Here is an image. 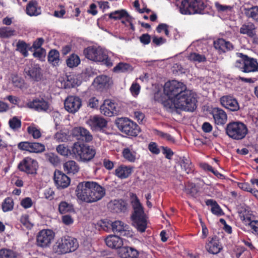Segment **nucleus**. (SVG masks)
Wrapping results in <instances>:
<instances>
[{
	"label": "nucleus",
	"mask_w": 258,
	"mask_h": 258,
	"mask_svg": "<svg viewBox=\"0 0 258 258\" xmlns=\"http://www.w3.org/2000/svg\"><path fill=\"white\" fill-rule=\"evenodd\" d=\"M18 149L29 153H40L45 150V146L38 142H21L17 145Z\"/></svg>",
	"instance_id": "nucleus-13"
},
{
	"label": "nucleus",
	"mask_w": 258,
	"mask_h": 258,
	"mask_svg": "<svg viewBox=\"0 0 258 258\" xmlns=\"http://www.w3.org/2000/svg\"><path fill=\"white\" fill-rule=\"evenodd\" d=\"M26 77H28L33 81L38 82L42 78L41 69L39 64L30 63L27 65L24 71Z\"/></svg>",
	"instance_id": "nucleus-14"
},
{
	"label": "nucleus",
	"mask_w": 258,
	"mask_h": 258,
	"mask_svg": "<svg viewBox=\"0 0 258 258\" xmlns=\"http://www.w3.org/2000/svg\"><path fill=\"white\" fill-rule=\"evenodd\" d=\"M175 98H169V99L166 100L162 102V104L165 109L170 112H178L179 108L176 105Z\"/></svg>",
	"instance_id": "nucleus-36"
},
{
	"label": "nucleus",
	"mask_w": 258,
	"mask_h": 258,
	"mask_svg": "<svg viewBox=\"0 0 258 258\" xmlns=\"http://www.w3.org/2000/svg\"><path fill=\"white\" fill-rule=\"evenodd\" d=\"M245 15L253 21L258 23V6H252L249 8H244Z\"/></svg>",
	"instance_id": "nucleus-37"
},
{
	"label": "nucleus",
	"mask_w": 258,
	"mask_h": 258,
	"mask_svg": "<svg viewBox=\"0 0 258 258\" xmlns=\"http://www.w3.org/2000/svg\"><path fill=\"white\" fill-rule=\"evenodd\" d=\"M15 30L8 27L0 28V37L2 38H9L15 35Z\"/></svg>",
	"instance_id": "nucleus-50"
},
{
	"label": "nucleus",
	"mask_w": 258,
	"mask_h": 258,
	"mask_svg": "<svg viewBox=\"0 0 258 258\" xmlns=\"http://www.w3.org/2000/svg\"><path fill=\"white\" fill-rule=\"evenodd\" d=\"M17 253L12 250L2 249L0 250V258H16Z\"/></svg>",
	"instance_id": "nucleus-51"
},
{
	"label": "nucleus",
	"mask_w": 258,
	"mask_h": 258,
	"mask_svg": "<svg viewBox=\"0 0 258 258\" xmlns=\"http://www.w3.org/2000/svg\"><path fill=\"white\" fill-rule=\"evenodd\" d=\"M20 222L27 228H31L32 225L29 220V216L27 214L22 215L20 219Z\"/></svg>",
	"instance_id": "nucleus-63"
},
{
	"label": "nucleus",
	"mask_w": 258,
	"mask_h": 258,
	"mask_svg": "<svg viewBox=\"0 0 258 258\" xmlns=\"http://www.w3.org/2000/svg\"><path fill=\"white\" fill-rule=\"evenodd\" d=\"M238 213L240 220L245 225H249L253 222V220H252L249 211L245 209H242L239 211Z\"/></svg>",
	"instance_id": "nucleus-43"
},
{
	"label": "nucleus",
	"mask_w": 258,
	"mask_h": 258,
	"mask_svg": "<svg viewBox=\"0 0 258 258\" xmlns=\"http://www.w3.org/2000/svg\"><path fill=\"white\" fill-rule=\"evenodd\" d=\"M71 134L77 140L86 143H89L93 140V136L90 132L83 127H75L72 129Z\"/></svg>",
	"instance_id": "nucleus-17"
},
{
	"label": "nucleus",
	"mask_w": 258,
	"mask_h": 258,
	"mask_svg": "<svg viewBox=\"0 0 258 258\" xmlns=\"http://www.w3.org/2000/svg\"><path fill=\"white\" fill-rule=\"evenodd\" d=\"M54 181L57 188L63 189L70 185L71 179L62 171L55 170L54 173Z\"/></svg>",
	"instance_id": "nucleus-20"
},
{
	"label": "nucleus",
	"mask_w": 258,
	"mask_h": 258,
	"mask_svg": "<svg viewBox=\"0 0 258 258\" xmlns=\"http://www.w3.org/2000/svg\"><path fill=\"white\" fill-rule=\"evenodd\" d=\"M122 155L128 162L133 163L136 160L137 152L129 148H124L122 151Z\"/></svg>",
	"instance_id": "nucleus-39"
},
{
	"label": "nucleus",
	"mask_w": 258,
	"mask_h": 258,
	"mask_svg": "<svg viewBox=\"0 0 258 258\" xmlns=\"http://www.w3.org/2000/svg\"><path fill=\"white\" fill-rule=\"evenodd\" d=\"M255 25L251 22L244 24L240 28L239 32L241 34H246L249 37L252 38L255 35Z\"/></svg>",
	"instance_id": "nucleus-34"
},
{
	"label": "nucleus",
	"mask_w": 258,
	"mask_h": 258,
	"mask_svg": "<svg viewBox=\"0 0 258 258\" xmlns=\"http://www.w3.org/2000/svg\"><path fill=\"white\" fill-rule=\"evenodd\" d=\"M77 81L75 77L72 75L67 76V80L64 82V87L66 88H71L75 87Z\"/></svg>",
	"instance_id": "nucleus-57"
},
{
	"label": "nucleus",
	"mask_w": 258,
	"mask_h": 258,
	"mask_svg": "<svg viewBox=\"0 0 258 258\" xmlns=\"http://www.w3.org/2000/svg\"><path fill=\"white\" fill-rule=\"evenodd\" d=\"M155 133L156 135L162 138V139L166 140L168 142L172 143L174 142V138L168 133H164L158 130H155Z\"/></svg>",
	"instance_id": "nucleus-58"
},
{
	"label": "nucleus",
	"mask_w": 258,
	"mask_h": 258,
	"mask_svg": "<svg viewBox=\"0 0 258 258\" xmlns=\"http://www.w3.org/2000/svg\"><path fill=\"white\" fill-rule=\"evenodd\" d=\"M64 171L68 174L74 175L78 173L80 167L78 163L74 160H69L63 164Z\"/></svg>",
	"instance_id": "nucleus-32"
},
{
	"label": "nucleus",
	"mask_w": 258,
	"mask_h": 258,
	"mask_svg": "<svg viewBox=\"0 0 258 258\" xmlns=\"http://www.w3.org/2000/svg\"><path fill=\"white\" fill-rule=\"evenodd\" d=\"M180 166L182 170L187 174H190L194 172V166L189 160L183 157L180 161Z\"/></svg>",
	"instance_id": "nucleus-44"
},
{
	"label": "nucleus",
	"mask_w": 258,
	"mask_h": 258,
	"mask_svg": "<svg viewBox=\"0 0 258 258\" xmlns=\"http://www.w3.org/2000/svg\"><path fill=\"white\" fill-rule=\"evenodd\" d=\"M59 61V52L56 49H51L48 54V61L53 66L58 64Z\"/></svg>",
	"instance_id": "nucleus-42"
},
{
	"label": "nucleus",
	"mask_w": 258,
	"mask_h": 258,
	"mask_svg": "<svg viewBox=\"0 0 258 258\" xmlns=\"http://www.w3.org/2000/svg\"><path fill=\"white\" fill-rule=\"evenodd\" d=\"M162 153L165 155V158L168 159H171L174 153L171 149L167 147L162 146Z\"/></svg>",
	"instance_id": "nucleus-64"
},
{
	"label": "nucleus",
	"mask_w": 258,
	"mask_h": 258,
	"mask_svg": "<svg viewBox=\"0 0 258 258\" xmlns=\"http://www.w3.org/2000/svg\"><path fill=\"white\" fill-rule=\"evenodd\" d=\"M33 55L35 58L41 59L45 57L46 55V50L43 48H40L34 52Z\"/></svg>",
	"instance_id": "nucleus-62"
},
{
	"label": "nucleus",
	"mask_w": 258,
	"mask_h": 258,
	"mask_svg": "<svg viewBox=\"0 0 258 258\" xmlns=\"http://www.w3.org/2000/svg\"><path fill=\"white\" fill-rule=\"evenodd\" d=\"M106 16H107V15L105 14L103 17H105ZM108 16L110 19H113L114 20H120L124 18L126 19L130 17V15L124 9L115 11L109 14Z\"/></svg>",
	"instance_id": "nucleus-35"
},
{
	"label": "nucleus",
	"mask_w": 258,
	"mask_h": 258,
	"mask_svg": "<svg viewBox=\"0 0 258 258\" xmlns=\"http://www.w3.org/2000/svg\"><path fill=\"white\" fill-rule=\"evenodd\" d=\"M132 66L127 63L119 62L113 68V72L116 73H125L130 70Z\"/></svg>",
	"instance_id": "nucleus-49"
},
{
	"label": "nucleus",
	"mask_w": 258,
	"mask_h": 258,
	"mask_svg": "<svg viewBox=\"0 0 258 258\" xmlns=\"http://www.w3.org/2000/svg\"><path fill=\"white\" fill-rule=\"evenodd\" d=\"M72 151L73 155L79 157L82 161L91 160L96 154V151L93 147L78 142L74 144Z\"/></svg>",
	"instance_id": "nucleus-9"
},
{
	"label": "nucleus",
	"mask_w": 258,
	"mask_h": 258,
	"mask_svg": "<svg viewBox=\"0 0 258 258\" xmlns=\"http://www.w3.org/2000/svg\"><path fill=\"white\" fill-rule=\"evenodd\" d=\"M215 123L218 125H223L227 120L226 113L222 109L219 107L213 108L211 111Z\"/></svg>",
	"instance_id": "nucleus-26"
},
{
	"label": "nucleus",
	"mask_w": 258,
	"mask_h": 258,
	"mask_svg": "<svg viewBox=\"0 0 258 258\" xmlns=\"http://www.w3.org/2000/svg\"><path fill=\"white\" fill-rule=\"evenodd\" d=\"M131 204L133 209L131 218L133 226L138 231L144 232L147 228V221L143 207L136 194L132 193L131 196Z\"/></svg>",
	"instance_id": "nucleus-2"
},
{
	"label": "nucleus",
	"mask_w": 258,
	"mask_h": 258,
	"mask_svg": "<svg viewBox=\"0 0 258 258\" xmlns=\"http://www.w3.org/2000/svg\"><path fill=\"white\" fill-rule=\"evenodd\" d=\"M27 105L29 108L39 112L46 111L49 106L48 102L43 98L34 99L32 101L28 102Z\"/></svg>",
	"instance_id": "nucleus-25"
},
{
	"label": "nucleus",
	"mask_w": 258,
	"mask_h": 258,
	"mask_svg": "<svg viewBox=\"0 0 258 258\" xmlns=\"http://www.w3.org/2000/svg\"><path fill=\"white\" fill-rule=\"evenodd\" d=\"M37 167V161L29 157L24 158L18 166V168L20 171L24 172L28 174H36Z\"/></svg>",
	"instance_id": "nucleus-12"
},
{
	"label": "nucleus",
	"mask_w": 258,
	"mask_h": 258,
	"mask_svg": "<svg viewBox=\"0 0 258 258\" xmlns=\"http://www.w3.org/2000/svg\"><path fill=\"white\" fill-rule=\"evenodd\" d=\"M111 227L114 233L120 236L131 237L132 231L129 229V226L121 221H115L112 223Z\"/></svg>",
	"instance_id": "nucleus-19"
},
{
	"label": "nucleus",
	"mask_w": 258,
	"mask_h": 258,
	"mask_svg": "<svg viewBox=\"0 0 258 258\" xmlns=\"http://www.w3.org/2000/svg\"><path fill=\"white\" fill-rule=\"evenodd\" d=\"M99 105V101L95 97H91L87 103L88 107H89L91 108H97Z\"/></svg>",
	"instance_id": "nucleus-61"
},
{
	"label": "nucleus",
	"mask_w": 258,
	"mask_h": 258,
	"mask_svg": "<svg viewBox=\"0 0 258 258\" xmlns=\"http://www.w3.org/2000/svg\"><path fill=\"white\" fill-rule=\"evenodd\" d=\"M83 54L89 60L101 62L108 67L113 66L111 59L100 47L89 46L84 49Z\"/></svg>",
	"instance_id": "nucleus-4"
},
{
	"label": "nucleus",
	"mask_w": 258,
	"mask_h": 258,
	"mask_svg": "<svg viewBox=\"0 0 258 258\" xmlns=\"http://www.w3.org/2000/svg\"><path fill=\"white\" fill-rule=\"evenodd\" d=\"M186 88L183 83L173 80L165 84L164 92L169 98H176Z\"/></svg>",
	"instance_id": "nucleus-10"
},
{
	"label": "nucleus",
	"mask_w": 258,
	"mask_h": 258,
	"mask_svg": "<svg viewBox=\"0 0 258 258\" xmlns=\"http://www.w3.org/2000/svg\"><path fill=\"white\" fill-rule=\"evenodd\" d=\"M215 7L218 12H225L228 11H231L232 8L230 6L221 5L218 2L215 3Z\"/></svg>",
	"instance_id": "nucleus-59"
},
{
	"label": "nucleus",
	"mask_w": 258,
	"mask_h": 258,
	"mask_svg": "<svg viewBox=\"0 0 258 258\" xmlns=\"http://www.w3.org/2000/svg\"><path fill=\"white\" fill-rule=\"evenodd\" d=\"M87 123L94 131H103L107 125V121L99 115L90 116Z\"/></svg>",
	"instance_id": "nucleus-16"
},
{
	"label": "nucleus",
	"mask_w": 258,
	"mask_h": 258,
	"mask_svg": "<svg viewBox=\"0 0 258 258\" xmlns=\"http://www.w3.org/2000/svg\"><path fill=\"white\" fill-rule=\"evenodd\" d=\"M108 207L113 213H125L127 210V203L122 199L114 200L109 202Z\"/></svg>",
	"instance_id": "nucleus-23"
},
{
	"label": "nucleus",
	"mask_w": 258,
	"mask_h": 258,
	"mask_svg": "<svg viewBox=\"0 0 258 258\" xmlns=\"http://www.w3.org/2000/svg\"><path fill=\"white\" fill-rule=\"evenodd\" d=\"M205 203L206 205L210 206L212 207L211 212L213 214L218 216L223 215L224 214L222 210L215 200L212 199H209L207 200Z\"/></svg>",
	"instance_id": "nucleus-38"
},
{
	"label": "nucleus",
	"mask_w": 258,
	"mask_h": 258,
	"mask_svg": "<svg viewBox=\"0 0 258 258\" xmlns=\"http://www.w3.org/2000/svg\"><path fill=\"white\" fill-rule=\"evenodd\" d=\"M58 212L61 214L67 213L75 212L74 206L72 204L68 203L66 201H61L58 205Z\"/></svg>",
	"instance_id": "nucleus-41"
},
{
	"label": "nucleus",
	"mask_w": 258,
	"mask_h": 258,
	"mask_svg": "<svg viewBox=\"0 0 258 258\" xmlns=\"http://www.w3.org/2000/svg\"><path fill=\"white\" fill-rule=\"evenodd\" d=\"M188 59L195 62H204L206 61V58L204 55L200 54L195 52L191 53L188 56Z\"/></svg>",
	"instance_id": "nucleus-52"
},
{
	"label": "nucleus",
	"mask_w": 258,
	"mask_h": 258,
	"mask_svg": "<svg viewBox=\"0 0 258 258\" xmlns=\"http://www.w3.org/2000/svg\"><path fill=\"white\" fill-rule=\"evenodd\" d=\"M115 123L118 129L127 136L136 137L140 132L139 125L127 118H117Z\"/></svg>",
	"instance_id": "nucleus-8"
},
{
	"label": "nucleus",
	"mask_w": 258,
	"mask_h": 258,
	"mask_svg": "<svg viewBox=\"0 0 258 258\" xmlns=\"http://www.w3.org/2000/svg\"><path fill=\"white\" fill-rule=\"evenodd\" d=\"M194 0H181L176 2L179 12L184 15H192Z\"/></svg>",
	"instance_id": "nucleus-22"
},
{
	"label": "nucleus",
	"mask_w": 258,
	"mask_h": 258,
	"mask_svg": "<svg viewBox=\"0 0 258 258\" xmlns=\"http://www.w3.org/2000/svg\"><path fill=\"white\" fill-rule=\"evenodd\" d=\"M192 15H203L205 13L207 5L203 0H194Z\"/></svg>",
	"instance_id": "nucleus-33"
},
{
	"label": "nucleus",
	"mask_w": 258,
	"mask_h": 258,
	"mask_svg": "<svg viewBox=\"0 0 258 258\" xmlns=\"http://www.w3.org/2000/svg\"><path fill=\"white\" fill-rule=\"evenodd\" d=\"M237 56L240 59L236 61L235 67L245 73L258 72V62L255 58L250 57L242 53H237Z\"/></svg>",
	"instance_id": "nucleus-7"
},
{
	"label": "nucleus",
	"mask_w": 258,
	"mask_h": 258,
	"mask_svg": "<svg viewBox=\"0 0 258 258\" xmlns=\"http://www.w3.org/2000/svg\"><path fill=\"white\" fill-rule=\"evenodd\" d=\"M64 108L69 112L74 113L82 106V100L78 96H70L64 101Z\"/></svg>",
	"instance_id": "nucleus-18"
},
{
	"label": "nucleus",
	"mask_w": 258,
	"mask_h": 258,
	"mask_svg": "<svg viewBox=\"0 0 258 258\" xmlns=\"http://www.w3.org/2000/svg\"><path fill=\"white\" fill-rule=\"evenodd\" d=\"M134 167L121 164L118 166L114 170V174L121 179L128 178L133 172Z\"/></svg>",
	"instance_id": "nucleus-27"
},
{
	"label": "nucleus",
	"mask_w": 258,
	"mask_h": 258,
	"mask_svg": "<svg viewBox=\"0 0 258 258\" xmlns=\"http://www.w3.org/2000/svg\"><path fill=\"white\" fill-rule=\"evenodd\" d=\"M26 14L30 16H37L41 14V9L36 0H31L27 4Z\"/></svg>",
	"instance_id": "nucleus-28"
},
{
	"label": "nucleus",
	"mask_w": 258,
	"mask_h": 258,
	"mask_svg": "<svg viewBox=\"0 0 258 258\" xmlns=\"http://www.w3.org/2000/svg\"><path fill=\"white\" fill-rule=\"evenodd\" d=\"M14 203L11 197L6 198L2 203V208L4 212L12 211L14 209Z\"/></svg>",
	"instance_id": "nucleus-47"
},
{
	"label": "nucleus",
	"mask_w": 258,
	"mask_h": 258,
	"mask_svg": "<svg viewBox=\"0 0 258 258\" xmlns=\"http://www.w3.org/2000/svg\"><path fill=\"white\" fill-rule=\"evenodd\" d=\"M44 42V39L42 37L37 38L33 43L32 46L29 49L31 50L32 48L37 50L42 48L41 46Z\"/></svg>",
	"instance_id": "nucleus-60"
},
{
	"label": "nucleus",
	"mask_w": 258,
	"mask_h": 258,
	"mask_svg": "<svg viewBox=\"0 0 258 258\" xmlns=\"http://www.w3.org/2000/svg\"><path fill=\"white\" fill-rule=\"evenodd\" d=\"M75 192L80 200L91 203L100 200L105 195V189L96 182L84 181L78 184Z\"/></svg>",
	"instance_id": "nucleus-1"
},
{
	"label": "nucleus",
	"mask_w": 258,
	"mask_h": 258,
	"mask_svg": "<svg viewBox=\"0 0 258 258\" xmlns=\"http://www.w3.org/2000/svg\"><path fill=\"white\" fill-rule=\"evenodd\" d=\"M47 160L54 166H57L60 162L59 157L53 153H49L46 154Z\"/></svg>",
	"instance_id": "nucleus-56"
},
{
	"label": "nucleus",
	"mask_w": 258,
	"mask_h": 258,
	"mask_svg": "<svg viewBox=\"0 0 258 258\" xmlns=\"http://www.w3.org/2000/svg\"><path fill=\"white\" fill-rule=\"evenodd\" d=\"M100 110L102 114L109 117L117 114L115 104L110 100H105L100 106Z\"/></svg>",
	"instance_id": "nucleus-21"
},
{
	"label": "nucleus",
	"mask_w": 258,
	"mask_h": 258,
	"mask_svg": "<svg viewBox=\"0 0 258 258\" xmlns=\"http://www.w3.org/2000/svg\"><path fill=\"white\" fill-rule=\"evenodd\" d=\"M28 46V44L25 41L19 40L16 45V50L22 53L24 57H27L29 55Z\"/></svg>",
	"instance_id": "nucleus-48"
},
{
	"label": "nucleus",
	"mask_w": 258,
	"mask_h": 258,
	"mask_svg": "<svg viewBox=\"0 0 258 258\" xmlns=\"http://www.w3.org/2000/svg\"><path fill=\"white\" fill-rule=\"evenodd\" d=\"M78 246L77 239L64 236L57 240L54 246V249L58 254H65L75 251Z\"/></svg>",
	"instance_id": "nucleus-6"
},
{
	"label": "nucleus",
	"mask_w": 258,
	"mask_h": 258,
	"mask_svg": "<svg viewBox=\"0 0 258 258\" xmlns=\"http://www.w3.org/2000/svg\"><path fill=\"white\" fill-rule=\"evenodd\" d=\"M81 60L79 56L73 53L66 60V63L68 67L73 68L77 67L80 63Z\"/></svg>",
	"instance_id": "nucleus-46"
},
{
	"label": "nucleus",
	"mask_w": 258,
	"mask_h": 258,
	"mask_svg": "<svg viewBox=\"0 0 258 258\" xmlns=\"http://www.w3.org/2000/svg\"><path fill=\"white\" fill-rule=\"evenodd\" d=\"M55 233L50 229L40 230L36 236V245L40 247H49L54 238Z\"/></svg>",
	"instance_id": "nucleus-11"
},
{
	"label": "nucleus",
	"mask_w": 258,
	"mask_h": 258,
	"mask_svg": "<svg viewBox=\"0 0 258 258\" xmlns=\"http://www.w3.org/2000/svg\"><path fill=\"white\" fill-rule=\"evenodd\" d=\"M119 236V235H109L107 236L105 240L106 245L110 248H119L120 249L123 245V241Z\"/></svg>",
	"instance_id": "nucleus-30"
},
{
	"label": "nucleus",
	"mask_w": 258,
	"mask_h": 258,
	"mask_svg": "<svg viewBox=\"0 0 258 258\" xmlns=\"http://www.w3.org/2000/svg\"><path fill=\"white\" fill-rule=\"evenodd\" d=\"M118 254L121 258H137L139 252L133 247L124 246L119 250Z\"/></svg>",
	"instance_id": "nucleus-31"
},
{
	"label": "nucleus",
	"mask_w": 258,
	"mask_h": 258,
	"mask_svg": "<svg viewBox=\"0 0 258 258\" xmlns=\"http://www.w3.org/2000/svg\"><path fill=\"white\" fill-rule=\"evenodd\" d=\"M219 101L221 106L230 111H237L240 108L237 99L232 95L223 96L220 98Z\"/></svg>",
	"instance_id": "nucleus-15"
},
{
	"label": "nucleus",
	"mask_w": 258,
	"mask_h": 258,
	"mask_svg": "<svg viewBox=\"0 0 258 258\" xmlns=\"http://www.w3.org/2000/svg\"><path fill=\"white\" fill-rule=\"evenodd\" d=\"M206 248L210 253L214 254L218 253L222 249L219 238L216 236L212 237L207 243Z\"/></svg>",
	"instance_id": "nucleus-29"
},
{
	"label": "nucleus",
	"mask_w": 258,
	"mask_h": 258,
	"mask_svg": "<svg viewBox=\"0 0 258 258\" xmlns=\"http://www.w3.org/2000/svg\"><path fill=\"white\" fill-rule=\"evenodd\" d=\"M56 151L61 155L67 156L69 155L73 154L72 150H70L64 144L59 145L56 147Z\"/></svg>",
	"instance_id": "nucleus-54"
},
{
	"label": "nucleus",
	"mask_w": 258,
	"mask_h": 258,
	"mask_svg": "<svg viewBox=\"0 0 258 258\" xmlns=\"http://www.w3.org/2000/svg\"><path fill=\"white\" fill-rule=\"evenodd\" d=\"M225 131L229 138L237 141L243 139L248 133L246 125L239 121L228 123Z\"/></svg>",
	"instance_id": "nucleus-5"
},
{
	"label": "nucleus",
	"mask_w": 258,
	"mask_h": 258,
	"mask_svg": "<svg viewBox=\"0 0 258 258\" xmlns=\"http://www.w3.org/2000/svg\"><path fill=\"white\" fill-rule=\"evenodd\" d=\"M27 132L34 139H39L41 137V133L39 129L34 126H29L27 127Z\"/></svg>",
	"instance_id": "nucleus-53"
},
{
	"label": "nucleus",
	"mask_w": 258,
	"mask_h": 258,
	"mask_svg": "<svg viewBox=\"0 0 258 258\" xmlns=\"http://www.w3.org/2000/svg\"><path fill=\"white\" fill-rule=\"evenodd\" d=\"M10 127L13 130L19 129L21 126V121L16 116L13 117L9 121Z\"/></svg>",
	"instance_id": "nucleus-55"
},
{
	"label": "nucleus",
	"mask_w": 258,
	"mask_h": 258,
	"mask_svg": "<svg viewBox=\"0 0 258 258\" xmlns=\"http://www.w3.org/2000/svg\"><path fill=\"white\" fill-rule=\"evenodd\" d=\"M195 94L191 91L185 90L182 91L175 98L176 105L180 110L194 111L197 108V100Z\"/></svg>",
	"instance_id": "nucleus-3"
},
{
	"label": "nucleus",
	"mask_w": 258,
	"mask_h": 258,
	"mask_svg": "<svg viewBox=\"0 0 258 258\" xmlns=\"http://www.w3.org/2000/svg\"><path fill=\"white\" fill-rule=\"evenodd\" d=\"M109 78L106 75L97 76L94 80V84L97 88L101 89L108 85Z\"/></svg>",
	"instance_id": "nucleus-40"
},
{
	"label": "nucleus",
	"mask_w": 258,
	"mask_h": 258,
	"mask_svg": "<svg viewBox=\"0 0 258 258\" xmlns=\"http://www.w3.org/2000/svg\"><path fill=\"white\" fill-rule=\"evenodd\" d=\"M213 44L215 49L220 53L232 51L234 49V46L231 42L223 38L217 39L214 41Z\"/></svg>",
	"instance_id": "nucleus-24"
},
{
	"label": "nucleus",
	"mask_w": 258,
	"mask_h": 258,
	"mask_svg": "<svg viewBox=\"0 0 258 258\" xmlns=\"http://www.w3.org/2000/svg\"><path fill=\"white\" fill-rule=\"evenodd\" d=\"M185 191L187 194L190 195L191 197L196 198L197 197L199 192V188L197 186L195 183L188 182L185 187Z\"/></svg>",
	"instance_id": "nucleus-45"
}]
</instances>
